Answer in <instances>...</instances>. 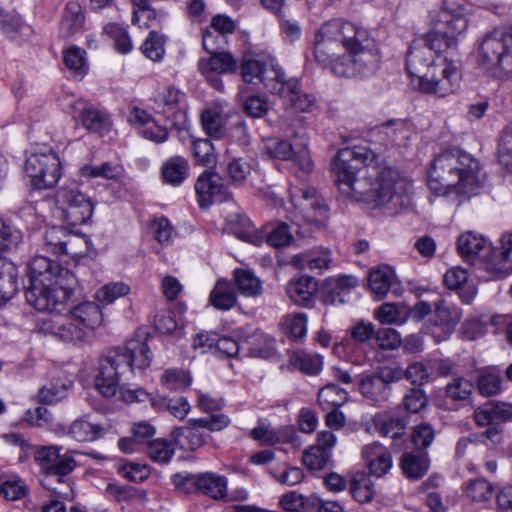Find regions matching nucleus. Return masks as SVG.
<instances>
[{
  "label": "nucleus",
  "mask_w": 512,
  "mask_h": 512,
  "mask_svg": "<svg viewBox=\"0 0 512 512\" xmlns=\"http://www.w3.org/2000/svg\"><path fill=\"white\" fill-rule=\"evenodd\" d=\"M234 280L239 292L246 297H258L263 292L261 281L250 270L236 269Z\"/></svg>",
  "instance_id": "nucleus-44"
},
{
  "label": "nucleus",
  "mask_w": 512,
  "mask_h": 512,
  "mask_svg": "<svg viewBox=\"0 0 512 512\" xmlns=\"http://www.w3.org/2000/svg\"><path fill=\"white\" fill-rule=\"evenodd\" d=\"M120 394L121 399L126 403L149 401L152 408H154L156 411H167L169 398L153 396L141 387L135 389L120 388Z\"/></svg>",
  "instance_id": "nucleus-40"
},
{
  "label": "nucleus",
  "mask_w": 512,
  "mask_h": 512,
  "mask_svg": "<svg viewBox=\"0 0 512 512\" xmlns=\"http://www.w3.org/2000/svg\"><path fill=\"white\" fill-rule=\"evenodd\" d=\"M314 57L319 65L339 77L373 72L380 61L368 31L342 19L321 26L315 36Z\"/></svg>",
  "instance_id": "nucleus-3"
},
{
  "label": "nucleus",
  "mask_w": 512,
  "mask_h": 512,
  "mask_svg": "<svg viewBox=\"0 0 512 512\" xmlns=\"http://www.w3.org/2000/svg\"><path fill=\"white\" fill-rule=\"evenodd\" d=\"M126 361L121 347L110 349L100 358L95 387L104 397L110 398L118 391L121 375L129 371Z\"/></svg>",
  "instance_id": "nucleus-11"
},
{
  "label": "nucleus",
  "mask_w": 512,
  "mask_h": 512,
  "mask_svg": "<svg viewBox=\"0 0 512 512\" xmlns=\"http://www.w3.org/2000/svg\"><path fill=\"white\" fill-rule=\"evenodd\" d=\"M484 268L493 278L504 277L512 271V234L500 239V246L491 249L484 260Z\"/></svg>",
  "instance_id": "nucleus-17"
},
{
  "label": "nucleus",
  "mask_w": 512,
  "mask_h": 512,
  "mask_svg": "<svg viewBox=\"0 0 512 512\" xmlns=\"http://www.w3.org/2000/svg\"><path fill=\"white\" fill-rule=\"evenodd\" d=\"M462 317V310L457 306H450L444 301L435 304L434 315L430 320L431 335L437 342L447 339L455 330Z\"/></svg>",
  "instance_id": "nucleus-15"
},
{
  "label": "nucleus",
  "mask_w": 512,
  "mask_h": 512,
  "mask_svg": "<svg viewBox=\"0 0 512 512\" xmlns=\"http://www.w3.org/2000/svg\"><path fill=\"white\" fill-rule=\"evenodd\" d=\"M318 292L317 281L313 277L302 276L291 279L286 286L290 300L298 306L311 307Z\"/></svg>",
  "instance_id": "nucleus-21"
},
{
  "label": "nucleus",
  "mask_w": 512,
  "mask_h": 512,
  "mask_svg": "<svg viewBox=\"0 0 512 512\" xmlns=\"http://www.w3.org/2000/svg\"><path fill=\"white\" fill-rule=\"evenodd\" d=\"M262 153L270 158L291 160V169L300 179H305L313 171L314 163L306 143L295 149L287 140L270 138L265 140Z\"/></svg>",
  "instance_id": "nucleus-10"
},
{
  "label": "nucleus",
  "mask_w": 512,
  "mask_h": 512,
  "mask_svg": "<svg viewBox=\"0 0 512 512\" xmlns=\"http://www.w3.org/2000/svg\"><path fill=\"white\" fill-rule=\"evenodd\" d=\"M433 30L422 39L412 42L407 58L406 69L409 75L419 81L432 67L433 52L437 55L453 54L458 42L464 37L468 20L464 9L450 0L443 1L441 9L432 16Z\"/></svg>",
  "instance_id": "nucleus-4"
},
{
  "label": "nucleus",
  "mask_w": 512,
  "mask_h": 512,
  "mask_svg": "<svg viewBox=\"0 0 512 512\" xmlns=\"http://www.w3.org/2000/svg\"><path fill=\"white\" fill-rule=\"evenodd\" d=\"M457 50L447 55H436L435 61H432V67L428 69L419 81L420 89L428 94L438 97H446L453 94L459 87L461 72L460 61L453 56Z\"/></svg>",
  "instance_id": "nucleus-7"
},
{
  "label": "nucleus",
  "mask_w": 512,
  "mask_h": 512,
  "mask_svg": "<svg viewBox=\"0 0 512 512\" xmlns=\"http://www.w3.org/2000/svg\"><path fill=\"white\" fill-rule=\"evenodd\" d=\"M201 125L205 133L214 139H221L226 135V121L217 107L208 108L201 113Z\"/></svg>",
  "instance_id": "nucleus-39"
},
{
  "label": "nucleus",
  "mask_w": 512,
  "mask_h": 512,
  "mask_svg": "<svg viewBox=\"0 0 512 512\" xmlns=\"http://www.w3.org/2000/svg\"><path fill=\"white\" fill-rule=\"evenodd\" d=\"M477 64L490 76L508 79L512 76V29L493 31L479 42Z\"/></svg>",
  "instance_id": "nucleus-6"
},
{
  "label": "nucleus",
  "mask_w": 512,
  "mask_h": 512,
  "mask_svg": "<svg viewBox=\"0 0 512 512\" xmlns=\"http://www.w3.org/2000/svg\"><path fill=\"white\" fill-rule=\"evenodd\" d=\"M70 435L77 441H94L102 437L105 433L103 426L90 422L86 419L75 420L69 430Z\"/></svg>",
  "instance_id": "nucleus-43"
},
{
  "label": "nucleus",
  "mask_w": 512,
  "mask_h": 512,
  "mask_svg": "<svg viewBox=\"0 0 512 512\" xmlns=\"http://www.w3.org/2000/svg\"><path fill=\"white\" fill-rule=\"evenodd\" d=\"M195 191L199 198L200 206H208L214 198H225V187L221 176L215 172L205 171L195 183Z\"/></svg>",
  "instance_id": "nucleus-20"
},
{
  "label": "nucleus",
  "mask_w": 512,
  "mask_h": 512,
  "mask_svg": "<svg viewBox=\"0 0 512 512\" xmlns=\"http://www.w3.org/2000/svg\"><path fill=\"white\" fill-rule=\"evenodd\" d=\"M174 452L175 450L172 443L162 438L149 441L146 448V453L149 458L161 464L168 463L174 455Z\"/></svg>",
  "instance_id": "nucleus-52"
},
{
  "label": "nucleus",
  "mask_w": 512,
  "mask_h": 512,
  "mask_svg": "<svg viewBox=\"0 0 512 512\" xmlns=\"http://www.w3.org/2000/svg\"><path fill=\"white\" fill-rule=\"evenodd\" d=\"M75 109L79 112L81 125L90 133L103 135L109 132L112 122L109 114L91 103L77 101Z\"/></svg>",
  "instance_id": "nucleus-19"
},
{
  "label": "nucleus",
  "mask_w": 512,
  "mask_h": 512,
  "mask_svg": "<svg viewBox=\"0 0 512 512\" xmlns=\"http://www.w3.org/2000/svg\"><path fill=\"white\" fill-rule=\"evenodd\" d=\"M184 96L179 89L169 86L159 93L156 99L159 112L165 114L167 119L178 130H182L187 126V114L181 106Z\"/></svg>",
  "instance_id": "nucleus-16"
},
{
  "label": "nucleus",
  "mask_w": 512,
  "mask_h": 512,
  "mask_svg": "<svg viewBox=\"0 0 512 512\" xmlns=\"http://www.w3.org/2000/svg\"><path fill=\"white\" fill-rule=\"evenodd\" d=\"M477 388L483 396H495L502 391V376L500 370L488 367L480 371L477 378Z\"/></svg>",
  "instance_id": "nucleus-42"
},
{
  "label": "nucleus",
  "mask_w": 512,
  "mask_h": 512,
  "mask_svg": "<svg viewBox=\"0 0 512 512\" xmlns=\"http://www.w3.org/2000/svg\"><path fill=\"white\" fill-rule=\"evenodd\" d=\"M332 171L342 194L364 200L392 212L412 202V183L390 166L380 163L366 147L343 148L332 163Z\"/></svg>",
  "instance_id": "nucleus-1"
},
{
  "label": "nucleus",
  "mask_w": 512,
  "mask_h": 512,
  "mask_svg": "<svg viewBox=\"0 0 512 512\" xmlns=\"http://www.w3.org/2000/svg\"><path fill=\"white\" fill-rule=\"evenodd\" d=\"M129 291V286L123 282L109 283L96 291L95 298L99 303L109 305L119 297L127 295Z\"/></svg>",
  "instance_id": "nucleus-58"
},
{
  "label": "nucleus",
  "mask_w": 512,
  "mask_h": 512,
  "mask_svg": "<svg viewBox=\"0 0 512 512\" xmlns=\"http://www.w3.org/2000/svg\"><path fill=\"white\" fill-rule=\"evenodd\" d=\"M209 301L218 310H230L237 301L233 285L228 281L219 280L210 293Z\"/></svg>",
  "instance_id": "nucleus-37"
},
{
  "label": "nucleus",
  "mask_w": 512,
  "mask_h": 512,
  "mask_svg": "<svg viewBox=\"0 0 512 512\" xmlns=\"http://www.w3.org/2000/svg\"><path fill=\"white\" fill-rule=\"evenodd\" d=\"M473 383L463 377L452 378L445 387L446 397L453 401H463L469 398L473 391Z\"/></svg>",
  "instance_id": "nucleus-54"
},
{
  "label": "nucleus",
  "mask_w": 512,
  "mask_h": 512,
  "mask_svg": "<svg viewBox=\"0 0 512 512\" xmlns=\"http://www.w3.org/2000/svg\"><path fill=\"white\" fill-rule=\"evenodd\" d=\"M51 280V285L57 290L65 292V301L67 302L73 294L77 279L75 275L66 268L58 266Z\"/></svg>",
  "instance_id": "nucleus-57"
},
{
  "label": "nucleus",
  "mask_w": 512,
  "mask_h": 512,
  "mask_svg": "<svg viewBox=\"0 0 512 512\" xmlns=\"http://www.w3.org/2000/svg\"><path fill=\"white\" fill-rule=\"evenodd\" d=\"M259 80L271 93L281 96L286 90L289 79L285 78V73L276 60L271 56H267V64Z\"/></svg>",
  "instance_id": "nucleus-28"
},
{
  "label": "nucleus",
  "mask_w": 512,
  "mask_h": 512,
  "mask_svg": "<svg viewBox=\"0 0 512 512\" xmlns=\"http://www.w3.org/2000/svg\"><path fill=\"white\" fill-rule=\"evenodd\" d=\"M348 400V392L335 383H327L318 392V402L324 409L338 408Z\"/></svg>",
  "instance_id": "nucleus-46"
},
{
  "label": "nucleus",
  "mask_w": 512,
  "mask_h": 512,
  "mask_svg": "<svg viewBox=\"0 0 512 512\" xmlns=\"http://www.w3.org/2000/svg\"><path fill=\"white\" fill-rule=\"evenodd\" d=\"M209 54L208 59H201L198 62V68L204 76L209 77L210 74H226L236 71L237 62L230 53L223 50Z\"/></svg>",
  "instance_id": "nucleus-23"
},
{
  "label": "nucleus",
  "mask_w": 512,
  "mask_h": 512,
  "mask_svg": "<svg viewBox=\"0 0 512 512\" xmlns=\"http://www.w3.org/2000/svg\"><path fill=\"white\" fill-rule=\"evenodd\" d=\"M359 389L361 394L375 404L386 402L391 394V387L383 383L377 373L364 377Z\"/></svg>",
  "instance_id": "nucleus-31"
},
{
  "label": "nucleus",
  "mask_w": 512,
  "mask_h": 512,
  "mask_svg": "<svg viewBox=\"0 0 512 512\" xmlns=\"http://www.w3.org/2000/svg\"><path fill=\"white\" fill-rule=\"evenodd\" d=\"M28 488L24 481L16 476L0 478V495L10 501H16L26 495Z\"/></svg>",
  "instance_id": "nucleus-59"
},
{
  "label": "nucleus",
  "mask_w": 512,
  "mask_h": 512,
  "mask_svg": "<svg viewBox=\"0 0 512 512\" xmlns=\"http://www.w3.org/2000/svg\"><path fill=\"white\" fill-rule=\"evenodd\" d=\"M52 282L28 286L25 292L27 302L40 312L60 313L65 309V292L57 291Z\"/></svg>",
  "instance_id": "nucleus-14"
},
{
  "label": "nucleus",
  "mask_w": 512,
  "mask_h": 512,
  "mask_svg": "<svg viewBox=\"0 0 512 512\" xmlns=\"http://www.w3.org/2000/svg\"><path fill=\"white\" fill-rule=\"evenodd\" d=\"M331 253L329 250L321 249L319 251H310L306 253H300L292 258L293 266L300 269H309L311 271L322 272L324 269L329 268L331 263Z\"/></svg>",
  "instance_id": "nucleus-33"
},
{
  "label": "nucleus",
  "mask_w": 512,
  "mask_h": 512,
  "mask_svg": "<svg viewBox=\"0 0 512 512\" xmlns=\"http://www.w3.org/2000/svg\"><path fill=\"white\" fill-rule=\"evenodd\" d=\"M104 32L114 39L115 49L122 54L130 52L133 48L132 41L125 29L115 23L107 24Z\"/></svg>",
  "instance_id": "nucleus-61"
},
{
  "label": "nucleus",
  "mask_w": 512,
  "mask_h": 512,
  "mask_svg": "<svg viewBox=\"0 0 512 512\" xmlns=\"http://www.w3.org/2000/svg\"><path fill=\"white\" fill-rule=\"evenodd\" d=\"M191 378L188 373L178 369H167L161 377V384L169 390H181L188 387Z\"/></svg>",
  "instance_id": "nucleus-63"
},
{
  "label": "nucleus",
  "mask_w": 512,
  "mask_h": 512,
  "mask_svg": "<svg viewBox=\"0 0 512 512\" xmlns=\"http://www.w3.org/2000/svg\"><path fill=\"white\" fill-rule=\"evenodd\" d=\"M493 486L484 478L471 480L467 483L465 493L468 498L475 502H485L493 496Z\"/></svg>",
  "instance_id": "nucleus-56"
},
{
  "label": "nucleus",
  "mask_w": 512,
  "mask_h": 512,
  "mask_svg": "<svg viewBox=\"0 0 512 512\" xmlns=\"http://www.w3.org/2000/svg\"><path fill=\"white\" fill-rule=\"evenodd\" d=\"M280 97L284 98L291 107L300 112H310L316 103L314 95L301 92L299 81L295 78L288 80L286 90Z\"/></svg>",
  "instance_id": "nucleus-30"
},
{
  "label": "nucleus",
  "mask_w": 512,
  "mask_h": 512,
  "mask_svg": "<svg viewBox=\"0 0 512 512\" xmlns=\"http://www.w3.org/2000/svg\"><path fill=\"white\" fill-rule=\"evenodd\" d=\"M429 463V457L426 452L411 451L402 455L400 467L407 478L418 480L427 473Z\"/></svg>",
  "instance_id": "nucleus-27"
},
{
  "label": "nucleus",
  "mask_w": 512,
  "mask_h": 512,
  "mask_svg": "<svg viewBox=\"0 0 512 512\" xmlns=\"http://www.w3.org/2000/svg\"><path fill=\"white\" fill-rule=\"evenodd\" d=\"M69 313L73 319L88 329L94 330L103 322V313L95 302H82L70 309Z\"/></svg>",
  "instance_id": "nucleus-32"
},
{
  "label": "nucleus",
  "mask_w": 512,
  "mask_h": 512,
  "mask_svg": "<svg viewBox=\"0 0 512 512\" xmlns=\"http://www.w3.org/2000/svg\"><path fill=\"white\" fill-rule=\"evenodd\" d=\"M166 39L156 31H151L141 46L143 54L150 60L160 61L165 54Z\"/></svg>",
  "instance_id": "nucleus-53"
},
{
  "label": "nucleus",
  "mask_w": 512,
  "mask_h": 512,
  "mask_svg": "<svg viewBox=\"0 0 512 512\" xmlns=\"http://www.w3.org/2000/svg\"><path fill=\"white\" fill-rule=\"evenodd\" d=\"M498 157L501 164L512 171V121L503 129L498 144Z\"/></svg>",
  "instance_id": "nucleus-64"
},
{
  "label": "nucleus",
  "mask_w": 512,
  "mask_h": 512,
  "mask_svg": "<svg viewBox=\"0 0 512 512\" xmlns=\"http://www.w3.org/2000/svg\"><path fill=\"white\" fill-rule=\"evenodd\" d=\"M188 163L182 157H173L168 160L162 169L163 178L172 185H179L187 177Z\"/></svg>",
  "instance_id": "nucleus-49"
},
{
  "label": "nucleus",
  "mask_w": 512,
  "mask_h": 512,
  "mask_svg": "<svg viewBox=\"0 0 512 512\" xmlns=\"http://www.w3.org/2000/svg\"><path fill=\"white\" fill-rule=\"evenodd\" d=\"M76 461L71 452L67 451L63 454L61 452L55 453L52 468L48 469L46 475L41 480V485L45 489H55L54 480L61 479L68 476L75 468Z\"/></svg>",
  "instance_id": "nucleus-26"
},
{
  "label": "nucleus",
  "mask_w": 512,
  "mask_h": 512,
  "mask_svg": "<svg viewBox=\"0 0 512 512\" xmlns=\"http://www.w3.org/2000/svg\"><path fill=\"white\" fill-rule=\"evenodd\" d=\"M290 201L294 208L309 221H314L317 217L324 218L327 215V206L313 187L291 186Z\"/></svg>",
  "instance_id": "nucleus-13"
},
{
  "label": "nucleus",
  "mask_w": 512,
  "mask_h": 512,
  "mask_svg": "<svg viewBox=\"0 0 512 512\" xmlns=\"http://www.w3.org/2000/svg\"><path fill=\"white\" fill-rule=\"evenodd\" d=\"M59 264L45 256H35L28 264L29 286L51 282Z\"/></svg>",
  "instance_id": "nucleus-29"
},
{
  "label": "nucleus",
  "mask_w": 512,
  "mask_h": 512,
  "mask_svg": "<svg viewBox=\"0 0 512 512\" xmlns=\"http://www.w3.org/2000/svg\"><path fill=\"white\" fill-rule=\"evenodd\" d=\"M194 419L188 421L185 427L174 428L171 432L176 444L184 450L194 451L205 444L206 436L198 424L193 423Z\"/></svg>",
  "instance_id": "nucleus-24"
},
{
  "label": "nucleus",
  "mask_w": 512,
  "mask_h": 512,
  "mask_svg": "<svg viewBox=\"0 0 512 512\" xmlns=\"http://www.w3.org/2000/svg\"><path fill=\"white\" fill-rule=\"evenodd\" d=\"M486 246V239L473 231L462 233L457 239V249L466 261L472 260Z\"/></svg>",
  "instance_id": "nucleus-41"
},
{
  "label": "nucleus",
  "mask_w": 512,
  "mask_h": 512,
  "mask_svg": "<svg viewBox=\"0 0 512 512\" xmlns=\"http://www.w3.org/2000/svg\"><path fill=\"white\" fill-rule=\"evenodd\" d=\"M443 281L448 289L459 291L464 303L469 304L474 299L477 291L474 285L468 283L467 270L453 267L444 274Z\"/></svg>",
  "instance_id": "nucleus-25"
},
{
  "label": "nucleus",
  "mask_w": 512,
  "mask_h": 512,
  "mask_svg": "<svg viewBox=\"0 0 512 512\" xmlns=\"http://www.w3.org/2000/svg\"><path fill=\"white\" fill-rule=\"evenodd\" d=\"M284 332L293 340H301L307 333V316L304 313L287 314L281 321Z\"/></svg>",
  "instance_id": "nucleus-48"
},
{
  "label": "nucleus",
  "mask_w": 512,
  "mask_h": 512,
  "mask_svg": "<svg viewBox=\"0 0 512 512\" xmlns=\"http://www.w3.org/2000/svg\"><path fill=\"white\" fill-rule=\"evenodd\" d=\"M129 368V372L135 369L144 370L151 364L152 353L145 341L131 339L127 341L124 347H121Z\"/></svg>",
  "instance_id": "nucleus-22"
},
{
  "label": "nucleus",
  "mask_w": 512,
  "mask_h": 512,
  "mask_svg": "<svg viewBox=\"0 0 512 512\" xmlns=\"http://www.w3.org/2000/svg\"><path fill=\"white\" fill-rule=\"evenodd\" d=\"M331 453L322 450V448L312 446L306 450L302 456L303 464L310 470H321L325 468L330 461Z\"/></svg>",
  "instance_id": "nucleus-62"
},
{
  "label": "nucleus",
  "mask_w": 512,
  "mask_h": 512,
  "mask_svg": "<svg viewBox=\"0 0 512 512\" xmlns=\"http://www.w3.org/2000/svg\"><path fill=\"white\" fill-rule=\"evenodd\" d=\"M63 61L75 76L83 77L88 71L86 51L77 46H71L64 51Z\"/></svg>",
  "instance_id": "nucleus-50"
},
{
  "label": "nucleus",
  "mask_w": 512,
  "mask_h": 512,
  "mask_svg": "<svg viewBox=\"0 0 512 512\" xmlns=\"http://www.w3.org/2000/svg\"><path fill=\"white\" fill-rule=\"evenodd\" d=\"M247 355L267 359L275 352V340L262 332H255L244 341Z\"/></svg>",
  "instance_id": "nucleus-36"
},
{
  "label": "nucleus",
  "mask_w": 512,
  "mask_h": 512,
  "mask_svg": "<svg viewBox=\"0 0 512 512\" xmlns=\"http://www.w3.org/2000/svg\"><path fill=\"white\" fill-rule=\"evenodd\" d=\"M229 224L232 232L241 240L254 245H260L264 241V232L256 229L244 215H231Z\"/></svg>",
  "instance_id": "nucleus-34"
},
{
  "label": "nucleus",
  "mask_w": 512,
  "mask_h": 512,
  "mask_svg": "<svg viewBox=\"0 0 512 512\" xmlns=\"http://www.w3.org/2000/svg\"><path fill=\"white\" fill-rule=\"evenodd\" d=\"M350 490L354 499L360 503L371 501L374 495L373 483L365 473H358L353 477Z\"/></svg>",
  "instance_id": "nucleus-51"
},
{
  "label": "nucleus",
  "mask_w": 512,
  "mask_h": 512,
  "mask_svg": "<svg viewBox=\"0 0 512 512\" xmlns=\"http://www.w3.org/2000/svg\"><path fill=\"white\" fill-rule=\"evenodd\" d=\"M56 205L62 211L63 220L71 225L86 223L93 214L90 199L74 184L61 187L56 193Z\"/></svg>",
  "instance_id": "nucleus-12"
},
{
  "label": "nucleus",
  "mask_w": 512,
  "mask_h": 512,
  "mask_svg": "<svg viewBox=\"0 0 512 512\" xmlns=\"http://www.w3.org/2000/svg\"><path fill=\"white\" fill-rule=\"evenodd\" d=\"M75 319L66 317H53L44 320L41 329L57 339L67 343H82L86 339V332L82 327L75 324Z\"/></svg>",
  "instance_id": "nucleus-18"
},
{
  "label": "nucleus",
  "mask_w": 512,
  "mask_h": 512,
  "mask_svg": "<svg viewBox=\"0 0 512 512\" xmlns=\"http://www.w3.org/2000/svg\"><path fill=\"white\" fill-rule=\"evenodd\" d=\"M43 247L47 253L75 259L87 255L92 242L85 235L72 233L64 226H52L44 232Z\"/></svg>",
  "instance_id": "nucleus-9"
},
{
  "label": "nucleus",
  "mask_w": 512,
  "mask_h": 512,
  "mask_svg": "<svg viewBox=\"0 0 512 512\" xmlns=\"http://www.w3.org/2000/svg\"><path fill=\"white\" fill-rule=\"evenodd\" d=\"M85 16L81 5L76 1L66 4L60 23V34L63 37H70L81 30L84 25Z\"/></svg>",
  "instance_id": "nucleus-35"
},
{
  "label": "nucleus",
  "mask_w": 512,
  "mask_h": 512,
  "mask_svg": "<svg viewBox=\"0 0 512 512\" xmlns=\"http://www.w3.org/2000/svg\"><path fill=\"white\" fill-rule=\"evenodd\" d=\"M226 479L213 473L200 474L198 492L213 499H221L226 495Z\"/></svg>",
  "instance_id": "nucleus-45"
},
{
  "label": "nucleus",
  "mask_w": 512,
  "mask_h": 512,
  "mask_svg": "<svg viewBox=\"0 0 512 512\" xmlns=\"http://www.w3.org/2000/svg\"><path fill=\"white\" fill-rule=\"evenodd\" d=\"M26 175L35 189L53 188L61 178V162L52 149L43 147L27 156L24 166Z\"/></svg>",
  "instance_id": "nucleus-8"
},
{
  "label": "nucleus",
  "mask_w": 512,
  "mask_h": 512,
  "mask_svg": "<svg viewBox=\"0 0 512 512\" xmlns=\"http://www.w3.org/2000/svg\"><path fill=\"white\" fill-rule=\"evenodd\" d=\"M480 164L471 154L447 149L435 156L429 171L428 186L437 196H470L480 187Z\"/></svg>",
  "instance_id": "nucleus-5"
},
{
  "label": "nucleus",
  "mask_w": 512,
  "mask_h": 512,
  "mask_svg": "<svg viewBox=\"0 0 512 512\" xmlns=\"http://www.w3.org/2000/svg\"><path fill=\"white\" fill-rule=\"evenodd\" d=\"M21 242V231L0 219V251H11Z\"/></svg>",
  "instance_id": "nucleus-60"
},
{
  "label": "nucleus",
  "mask_w": 512,
  "mask_h": 512,
  "mask_svg": "<svg viewBox=\"0 0 512 512\" xmlns=\"http://www.w3.org/2000/svg\"><path fill=\"white\" fill-rule=\"evenodd\" d=\"M375 428L382 436L397 440L405 433L407 421L403 417H392L386 413L376 414L373 418Z\"/></svg>",
  "instance_id": "nucleus-38"
},
{
  "label": "nucleus",
  "mask_w": 512,
  "mask_h": 512,
  "mask_svg": "<svg viewBox=\"0 0 512 512\" xmlns=\"http://www.w3.org/2000/svg\"><path fill=\"white\" fill-rule=\"evenodd\" d=\"M332 171L342 194L364 200L392 212L412 202V183L390 166L380 163L366 147L343 148L332 163Z\"/></svg>",
  "instance_id": "nucleus-2"
},
{
  "label": "nucleus",
  "mask_w": 512,
  "mask_h": 512,
  "mask_svg": "<svg viewBox=\"0 0 512 512\" xmlns=\"http://www.w3.org/2000/svg\"><path fill=\"white\" fill-rule=\"evenodd\" d=\"M8 273L1 271L0 274V298L11 299L19 289L18 269L15 264L9 261Z\"/></svg>",
  "instance_id": "nucleus-55"
},
{
  "label": "nucleus",
  "mask_w": 512,
  "mask_h": 512,
  "mask_svg": "<svg viewBox=\"0 0 512 512\" xmlns=\"http://www.w3.org/2000/svg\"><path fill=\"white\" fill-rule=\"evenodd\" d=\"M291 364L303 373L316 375L322 370V357L307 351H297L290 359Z\"/></svg>",
  "instance_id": "nucleus-47"
}]
</instances>
